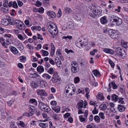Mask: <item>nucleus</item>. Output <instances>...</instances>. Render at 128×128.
<instances>
[{
    "label": "nucleus",
    "mask_w": 128,
    "mask_h": 128,
    "mask_svg": "<svg viewBox=\"0 0 128 128\" xmlns=\"http://www.w3.org/2000/svg\"><path fill=\"white\" fill-rule=\"evenodd\" d=\"M48 29L50 34L52 35L56 36L58 34V31L56 25L52 22H48L47 25Z\"/></svg>",
    "instance_id": "obj_1"
},
{
    "label": "nucleus",
    "mask_w": 128,
    "mask_h": 128,
    "mask_svg": "<svg viewBox=\"0 0 128 128\" xmlns=\"http://www.w3.org/2000/svg\"><path fill=\"white\" fill-rule=\"evenodd\" d=\"M66 90L67 93L69 92L71 95H72L75 93L76 90L75 87L73 84H69L67 85L66 86Z\"/></svg>",
    "instance_id": "obj_2"
},
{
    "label": "nucleus",
    "mask_w": 128,
    "mask_h": 128,
    "mask_svg": "<svg viewBox=\"0 0 128 128\" xmlns=\"http://www.w3.org/2000/svg\"><path fill=\"white\" fill-rule=\"evenodd\" d=\"M100 7L98 6L94 7L92 9V13H90L89 15L93 18L96 17V15H99L100 13L99 10Z\"/></svg>",
    "instance_id": "obj_3"
},
{
    "label": "nucleus",
    "mask_w": 128,
    "mask_h": 128,
    "mask_svg": "<svg viewBox=\"0 0 128 128\" xmlns=\"http://www.w3.org/2000/svg\"><path fill=\"white\" fill-rule=\"evenodd\" d=\"M118 55L120 56L122 58H124L126 57V53L124 50L119 48L116 49V51Z\"/></svg>",
    "instance_id": "obj_4"
},
{
    "label": "nucleus",
    "mask_w": 128,
    "mask_h": 128,
    "mask_svg": "<svg viewBox=\"0 0 128 128\" xmlns=\"http://www.w3.org/2000/svg\"><path fill=\"white\" fill-rule=\"evenodd\" d=\"M88 113V110H86L84 113V117L82 115H80L79 116V120L81 122H84L87 121Z\"/></svg>",
    "instance_id": "obj_5"
},
{
    "label": "nucleus",
    "mask_w": 128,
    "mask_h": 128,
    "mask_svg": "<svg viewBox=\"0 0 128 128\" xmlns=\"http://www.w3.org/2000/svg\"><path fill=\"white\" fill-rule=\"evenodd\" d=\"M40 110L45 112H48L50 111L51 109L46 104L42 103L40 102Z\"/></svg>",
    "instance_id": "obj_6"
},
{
    "label": "nucleus",
    "mask_w": 128,
    "mask_h": 128,
    "mask_svg": "<svg viewBox=\"0 0 128 128\" xmlns=\"http://www.w3.org/2000/svg\"><path fill=\"white\" fill-rule=\"evenodd\" d=\"M108 34L109 36L112 38H116L118 36V35L115 31L110 29L108 31Z\"/></svg>",
    "instance_id": "obj_7"
},
{
    "label": "nucleus",
    "mask_w": 128,
    "mask_h": 128,
    "mask_svg": "<svg viewBox=\"0 0 128 128\" xmlns=\"http://www.w3.org/2000/svg\"><path fill=\"white\" fill-rule=\"evenodd\" d=\"M111 17L113 19V22H116L117 25L119 26L122 24V20L121 18L118 17H116V18H115L116 17L114 15H112Z\"/></svg>",
    "instance_id": "obj_8"
},
{
    "label": "nucleus",
    "mask_w": 128,
    "mask_h": 128,
    "mask_svg": "<svg viewBox=\"0 0 128 128\" xmlns=\"http://www.w3.org/2000/svg\"><path fill=\"white\" fill-rule=\"evenodd\" d=\"M60 80V78L58 76V74L56 72L54 73L52 78V81L54 83L58 82Z\"/></svg>",
    "instance_id": "obj_9"
},
{
    "label": "nucleus",
    "mask_w": 128,
    "mask_h": 128,
    "mask_svg": "<svg viewBox=\"0 0 128 128\" xmlns=\"http://www.w3.org/2000/svg\"><path fill=\"white\" fill-rule=\"evenodd\" d=\"M14 24H15L18 28L20 29V27H22V21L20 20H16L14 22Z\"/></svg>",
    "instance_id": "obj_10"
},
{
    "label": "nucleus",
    "mask_w": 128,
    "mask_h": 128,
    "mask_svg": "<svg viewBox=\"0 0 128 128\" xmlns=\"http://www.w3.org/2000/svg\"><path fill=\"white\" fill-rule=\"evenodd\" d=\"M47 14L48 16L53 18H55L56 16V14L55 13L51 11H48L47 12Z\"/></svg>",
    "instance_id": "obj_11"
},
{
    "label": "nucleus",
    "mask_w": 128,
    "mask_h": 128,
    "mask_svg": "<svg viewBox=\"0 0 128 128\" xmlns=\"http://www.w3.org/2000/svg\"><path fill=\"white\" fill-rule=\"evenodd\" d=\"M55 61L57 66L58 67H60L62 65V64L60 58L56 57L55 58Z\"/></svg>",
    "instance_id": "obj_12"
},
{
    "label": "nucleus",
    "mask_w": 128,
    "mask_h": 128,
    "mask_svg": "<svg viewBox=\"0 0 128 128\" xmlns=\"http://www.w3.org/2000/svg\"><path fill=\"white\" fill-rule=\"evenodd\" d=\"M84 102L82 100H81L78 102L76 106V108H82L83 107Z\"/></svg>",
    "instance_id": "obj_13"
},
{
    "label": "nucleus",
    "mask_w": 128,
    "mask_h": 128,
    "mask_svg": "<svg viewBox=\"0 0 128 128\" xmlns=\"http://www.w3.org/2000/svg\"><path fill=\"white\" fill-rule=\"evenodd\" d=\"M103 51L106 53L111 54H112L114 53V51L110 49L104 48V49Z\"/></svg>",
    "instance_id": "obj_14"
},
{
    "label": "nucleus",
    "mask_w": 128,
    "mask_h": 128,
    "mask_svg": "<svg viewBox=\"0 0 128 128\" xmlns=\"http://www.w3.org/2000/svg\"><path fill=\"white\" fill-rule=\"evenodd\" d=\"M52 108L53 110L57 113H58L60 111V108L58 106H52Z\"/></svg>",
    "instance_id": "obj_15"
},
{
    "label": "nucleus",
    "mask_w": 128,
    "mask_h": 128,
    "mask_svg": "<svg viewBox=\"0 0 128 128\" xmlns=\"http://www.w3.org/2000/svg\"><path fill=\"white\" fill-rule=\"evenodd\" d=\"M106 17L104 16L102 18L100 19V22L101 23L103 24H106L108 22V21L106 20Z\"/></svg>",
    "instance_id": "obj_16"
},
{
    "label": "nucleus",
    "mask_w": 128,
    "mask_h": 128,
    "mask_svg": "<svg viewBox=\"0 0 128 128\" xmlns=\"http://www.w3.org/2000/svg\"><path fill=\"white\" fill-rule=\"evenodd\" d=\"M109 86L110 88L112 87V88L113 89H116L117 87V85L114 82H111L109 83Z\"/></svg>",
    "instance_id": "obj_17"
},
{
    "label": "nucleus",
    "mask_w": 128,
    "mask_h": 128,
    "mask_svg": "<svg viewBox=\"0 0 128 128\" xmlns=\"http://www.w3.org/2000/svg\"><path fill=\"white\" fill-rule=\"evenodd\" d=\"M118 110L120 112H122L124 111L125 109V108L124 106L121 104L119 105L118 106Z\"/></svg>",
    "instance_id": "obj_18"
},
{
    "label": "nucleus",
    "mask_w": 128,
    "mask_h": 128,
    "mask_svg": "<svg viewBox=\"0 0 128 128\" xmlns=\"http://www.w3.org/2000/svg\"><path fill=\"white\" fill-rule=\"evenodd\" d=\"M29 103L33 104L35 106H36L37 105L38 103L37 101L34 99L31 98L29 101Z\"/></svg>",
    "instance_id": "obj_19"
},
{
    "label": "nucleus",
    "mask_w": 128,
    "mask_h": 128,
    "mask_svg": "<svg viewBox=\"0 0 128 128\" xmlns=\"http://www.w3.org/2000/svg\"><path fill=\"white\" fill-rule=\"evenodd\" d=\"M1 22L2 24L6 26H7L9 23V22H8V20H6L5 19H4L2 20Z\"/></svg>",
    "instance_id": "obj_20"
},
{
    "label": "nucleus",
    "mask_w": 128,
    "mask_h": 128,
    "mask_svg": "<svg viewBox=\"0 0 128 128\" xmlns=\"http://www.w3.org/2000/svg\"><path fill=\"white\" fill-rule=\"evenodd\" d=\"M10 50L11 52L14 54H17L18 52L16 48L14 46L10 48Z\"/></svg>",
    "instance_id": "obj_21"
},
{
    "label": "nucleus",
    "mask_w": 128,
    "mask_h": 128,
    "mask_svg": "<svg viewBox=\"0 0 128 128\" xmlns=\"http://www.w3.org/2000/svg\"><path fill=\"white\" fill-rule=\"evenodd\" d=\"M92 72L94 76L97 77H99L100 76V72L96 70H93Z\"/></svg>",
    "instance_id": "obj_22"
},
{
    "label": "nucleus",
    "mask_w": 128,
    "mask_h": 128,
    "mask_svg": "<svg viewBox=\"0 0 128 128\" xmlns=\"http://www.w3.org/2000/svg\"><path fill=\"white\" fill-rule=\"evenodd\" d=\"M17 124L18 125H20L21 127L24 128L26 125L24 122L22 121L19 120L17 122Z\"/></svg>",
    "instance_id": "obj_23"
},
{
    "label": "nucleus",
    "mask_w": 128,
    "mask_h": 128,
    "mask_svg": "<svg viewBox=\"0 0 128 128\" xmlns=\"http://www.w3.org/2000/svg\"><path fill=\"white\" fill-rule=\"evenodd\" d=\"M118 97L115 94H113L112 96V100L116 102L118 99Z\"/></svg>",
    "instance_id": "obj_24"
},
{
    "label": "nucleus",
    "mask_w": 128,
    "mask_h": 128,
    "mask_svg": "<svg viewBox=\"0 0 128 128\" xmlns=\"http://www.w3.org/2000/svg\"><path fill=\"white\" fill-rule=\"evenodd\" d=\"M72 70L74 73H76L79 71V67H71Z\"/></svg>",
    "instance_id": "obj_25"
},
{
    "label": "nucleus",
    "mask_w": 128,
    "mask_h": 128,
    "mask_svg": "<svg viewBox=\"0 0 128 128\" xmlns=\"http://www.w3.org/2000/svg\"><path fill=\"white\" fill-rule=\"evenodd\" d=\"M81 40H80L79 41H78L76 42V46L80 48H81L83 45V44L81 43Z\"/></svg>",
    "instance_id": "obj_26"
},
{
    "label": "nucleus",
    "mask_w": 128,
    "mask_h": 128,
    "mask_svg": "<svg viewBox=\"0 0 128 128\" xmlns=\"http://www.w3.org/2000/svg\"><path fill=\"white\" fill-rule=\"evenodd\" d=\"M56 54L57 55H58L60 58L62 60L63 58L61 52V51L60 50H58L56 52Z\"/></svg>",
    "instance_id": "obj_27"
},
{
    "label": "nucleus",
    "mask_w": 128,
    "mask_h": 128,
    "mask_svg": "<svg viewBox=\"0 0 128 128\" xmlns=\"http://www.w3.org/2000/svg\"><path fill=\"white\" fill-rule=\"evenodd\" d=\"M41 51L42 56H46L48 55L49 53L48 52L43 50H42Z\"/></svg>",
    "instance_id": "obj_28"
},
{
    "label": "nucleus",
    "mask_w": 128,
    "mask_h": 128,
    "mask_svg": "<svg viewBox=\"0 0 128 128\" xmlns=\"http://www.w3.org/2000/svg\"><path fill=\"white\" fill-rule=\"evenodd\" d=\"M0 42L3 46H7V44L6 43L4 39L3 38H0Z\"/></svg>",
    "instance_id": "obj_29"
},
{
    "label": "nucleus",
    "mask_w": 128,
    "mask_h": 128,
    "mask_svg": "<svg viewBox=\"0 0 128 128\" xmlns=\"http://www.w3.org/2000/svg\"><path fill=\"white\" fill-rule=\"evenodd\" d=\"M71 67H78V64L76 61H72L71 64Z\"/></svg>",
    "instance_id": "obj_30"
},
{
    "label": "nucleus",
    "mask_w": 128,
    "mask_h": 128,
    "mask_svg": "<svg viewBox=\"0 0 128 128\" xmlns=\"http://www.w3.org/2000/svg\"><path fill=\"white\" fill-rule=\"evenodd\" d=\"M52 116L54 120H55L56 121L59 120L60 119V117H58V114H54Z\"/></svg>",
    "instance_id": "obj_31"
},
{
    "label": "nucleus",
    "mask_w": 128,
    "mask_h": 128,
    "mask_svg": "<svg viewBox=\"0 0 128 128\" xmlns=\"http://www.w3.org/2000/svg\"><path fill=\"white\" fill-rule=\"evenodd\" d=\"M94 120L97 123H99L100 122V118L99 116H96L94 118Z\"/></svg>",
    "instance_id": "obj_32"
},
{
    "label": "nucleus",
    "mask_w": 128,
    "mask_h": 128,
    "mask_svg": "<svg viewBox=\"0 0 128 128\" xmlns=\"http://www.w3.org/2000/svg\"><path fill=\"white\" fill-rule=\"evenodd\" d=\"M47 95V93L44 90H40V96H46Z\"/></svg>",
    "instance_id": "obj_33"
},
{
    "label": "nucleus",
    "mask_w": 128,
    "mask_h": 128,
    "mask_svg": "<svg viewBox=\"0 0 128 128\" xmlns=\"http://www.w3.org/2000/svg\"><path fill=\"white\" fill-rule=\"evenodd\" d=\"M100 109L102 110H106V106L104 104H102L100 106Z\"/></svg>",
    "instance_id": "obj_34"
},
{
    "label": "nucleus",
    "mask_w": 128,
    "mask_h": 128,
    "mask_svg": "<svg viewBox=\"0 0 128 128\" xmlns=\"http://www.w3.org/2000/svg\"><path fill=\"white\" fill-rule=\"evenodd\" d=\"M85 90L86 92V98H89V96H90V95H88V94L90 93V90L88 88H85Z\"/></svg>",
    "instance_id": "obj_35"
},
{
    "label": "nucleus",
    "mask_w": 128,
    "mask_h": 128,
    "mask_svg": "<svg viewBox=\"0 0 128 128\" xmlns=\"http://www.w3.org/2000/svg\"><path fill=\"white\" fill-rule=\"evenodd\" d=\"M42 76L43 77L45 78H48V79H50L51 78V76H50L46 74H44L42 75Z\"/></svg>",
    "instance_id": "obj_36"
},
{
    "label": "nucleus",
    "mask_w": 128,
    "mask_h": 128,
    "mask_svg": "<svg viewBox=\"0 0 128 128\" xmlns=\"http://www.w3.org/2000/svg\"><path fill=\"white\" fill-rule=\"evenodd\" d=\"M46 84L45 82L44 81H40V86L42 88H45L46 86Z\"/></svg>",
    "instance_id": "obj_37"
},
{
    "label": "nucleus",
    "mask_w": 128,
    "mask_h": 128,
    "mask_svg": "<svg viewBox=\"0 0 128 128\" xmlns=\"http://www.w3.org/2000/svg\"><path fill=\"white\" fill-rule=\"evenodd\" d=\"M99 117H100L101 119L102 120L104 119L105 116L104 113L102 112L100 113L99 114Z\"/></svg>",
    "instance_id": "obj_38"
},
{
    "label": "nucleus",
    "mask_w": 128,
    "mask_h": 128,
    "mask_svg": "<svg viewBox=\"0 0 128 128\" xmlns=\"http://www.w3.org/2000/svg\"><path fill=\"white\" fill-rule=\"evenodd\" d=\"M97 98L100 100H103L104 97L103 96L102 94H99L97 96Z\"/></svg>",
    "instance_id": "obj_39"
},
{
    "label": "nucleus",
    "mask_w": 128,
    "mask_h": 128,
    "mask_svg": "<svg viewBox=\"0 0 128 128\" xmlns=\"http://www.w3.org/2000/svg\"><path fill=\"white\" fill-rule=\"evenodd\" d=\"M88 63L87 62H84L80 63L81 66L83 68H85L87 66Z\"/></svg>",
    "instance_id": "obj_40"
},
{
    "label": "nucleus",
    "mask_w": 128,
    "mask_h": 128,
    "mask_svg": "<svg viewBox=\"0 0 128 128\" xmlns=\"http://www.w3.org/2000/svg\"><path fill=\"white\" fill-rule=\"evenodd\" d=\"M29 108H30L29 110H30V111L32 112H35L36 111L34 109V107L32 106L29 105Z\"/></svg>",
    "instance_id": "obj_41"
},
{
    "label": "nucleus",
    "mask_w": 128,
    "mask_h": 128,
    "mask_svg": "<svg viewBox=\"0 0 128 128\" xmlns=\"http://www.w3.org/2000/svg\"><path fill=\"white\" fill-rule=\"evenodd\" d=\"M10 126L11 128H18L16 126H15L14 122H13L10 123Z\"/></svg>",
    "instance_id": "obj_42"
},
{
    "label": "nucleus",
    "mask_w": 128,
    "mask_h": 128,
    "mask_svg": "<svg viewBox=\"0 0 128 128\" xmlns=\"http://www.w3.org/2000/svg\"><path fill=\"white\" fill-rule=\"evenodd\" d=\"M64 11L66 13H70L71 12L72 10L70 8L66 7L64 9Z\"/></svg>",
    "instance_id": "obj_43"
},
{
    "label": "nucleus",
    "mask_w": 128,
    "mask_h": 128,
    "mask_svg": "<svg viewBox=\"0 0 128 128\" xmlns=\"http://www.w3.org/2000/svg\"><path fill=\"white\" fill-rule=\"evenodd\" d=\"M80 81V79L79 77H76L74 79V82L76 84L77 83L79 82Z\"/></svg>",
    "instance_id": "obj_44"
},
{
    "label": "nucleus",
    "mask_w": 128,
    "mask_h": 128,
    "mask_svg": "<svg viewBox=\"0 0 128 128\" xmlns=\"http://www.w3.org/2000/svg\"><path fill=\"white\" fill-rule=\"evenodd\" d=\"M20 60L22 62H24L26 60V57L24 56H21L20 57Z\"/></svg>",
    "instance_id": "obj_45"
},
{
    "label": "nucleus",
    "mask_w": 128,
    "mask_h": 128,
    "mask_svg": "<svg viewBox=\"0 0 128 128\" xmlns=\"http://www.w3.org/2000/svg\"><path fill=\"white\" fill-rule=\"evenodd\" d=\"M72 36H64L62 38L63 39H66V40H67L68 39L71 40L72 39Z\"/></svg>",
    "instance_id": "obj_46"
},
{
    "label": "nucleus",
    "mask_w": 128,
    "mask_h": 128,
    "mask_svg": "<svg viewBox=\"0 0 128 128\" xmlns=\"http://www.w3.org/2000/svg\"><path fill=\"white\" fill-rule=\"evenodd\" d=\"M54 69L52 68H50L48 71L49 73L51 74H52L54 73Z\"/></svg>",
    "instance_id": "obj_47"
},
{
    "label": "nucleus",
    "mask_w": 128,
    "mask_h": 128,
    "mask_svg": "<svg viewBox=\"0 0 128 128\" xmlns=\"http://www.w3.org/2000/svg\"><path fill=\"white\" fill-rule=\"evenodd\" d=\"M50 104L52 106H54L57 104V103L56 101L54 100L51 101L50 102Z\"/></svg>",
    "instance_id": "obj_48"
},
{
    "label": "nucleus",
    "mask_w": 128,
    "mask_h": 128,
    "mask_svg": "<svg viewBox=\"0 0 128 128\" xmlns=\"http://www.w3.org/2000/svg\"><path fill=\"white\" fill-rule=\"evenodd\" d=\"M34 114V112H32L30 110H29V112H28V117H30L32 116Z\"/></svg>",
    "instance_id": "obj_49"
},
{
    "label": "nucleus",
    "mask_w": 128,
    "mask_h": 128,
    "mask_svg": "<svg viewBox=\"0 0 128 128\" xmlns=\"http://www.w3.org/2000/svg\"><path fill=\"white\" fill-rule=\"evenodd\" d=\"M108 62L109 64H110L112 68H114V64L113 62L111 60H109Z\"/></svg>",
    "instance_id": "obj_50"
},
{
    "label": "nucleus",
    "mask_w": 128,
    "mask_h": 128,
    "mask_svg": "<svg viewBox=\"0 0 128 128\" xmlns=\"http://www.w3.org/2000/svg\"><path fill=\"white\" fill-rule=\"evenodd\" d=\"M47 126V124L45 123L40 122V127L42 128H45Z\"/></svg>",
    "instance_id": "obj_51"
},
{
    "label": "nucleus",
    "mask_w": 128,
    "mask_h": 128,
    "mask_svg": "<svg viewBox=\"0 0 128 128\" xmlns=\"http://www.w3.org/2000/svg\"><path fill=\"white\" fill-rule=\"evenodd\" d=\"M12 6L14 8H17L18 6L16 2L15 1H14L13 2Z\"/></svg>",
    "instance_id": "obj_52"
},
{
    "label": "nucleus",
    "mask_w": 128,
    "mask_h": 128,
    "mask_svg": "<svg viewBox=\"0 0 128 128\" xmlns=\"http://www.w3.org/2000/svg\"><path fill=\"white\" fill-rule=\"evenodd\" d=\"M49 62L52 64L54 65L55 64V62L54 61L52 58H50L49 60Z\"/></svg>",
    "instance_id": "obj_53"
},
{
    "label": "nucleus",
    "mask_w": 128,
    "mask_h": 128,
    "mask_svg": "<svg viewBox=\"0 0 128 128\" xmlns=\"http://www.w3.org/2000/svg\"><path fill=\"white\" fill-rule=\"evenodd\" d=\"M18 38L21 40H23L24 39L22 36L20 34H19L18 35Z\"/></svg>",
    "instance_id": "obj_54"
},
{
    "label": "nucleus",
    "mask_w": 128,
    "mask_h": 128,
    "mask_svg": "<svg viewBox=\"0 0 128 128\" xmlns=\"http://www.w3.org/2000/svg\"><path fill=\"white\" fill-rule=\"evenodd\" d=\"M7 19L8 20V22H9V23L10 24L12 25H14V22H12V20H11L10 18H8Z\"/></svg>",
    "instance_id": "obj_55"
},
{
    "label": "nucleus",
    "mask_w": 128,
    "mask_h": 128,
    "mask_svg": "<svg viewBox=\"0 0 128 128\" xmlns=\"http://www.w3.org/2000/svg\"><path fill=\"white\" fill-rule=\"evenodd\" d=\"M34 11L35 12H38L39 13L40 12V8H34Z\"/></svg>",
    "instance_id": "obj_56"
},
{
    "label": "nucleus",
    "mask_w": 128,
    "mask_h": 128,
    "mask_svg": "<svg viewBox=\"0 0 128 128\" xmlns=\"http://www.w3.org/2000/svg\"><path fill=\"white\" fill-rule=\"evenodd\" d=\"M55 49H51V55L52 56H53L55 52Z\"/></svg>",
    "instance_id": "obj_57"
},
{
    "label": "nucleus",
    "mask_w": 128,
    "mask_h": 128,
    "mask_svg": "<svg viewBox=\"0 0 128 128\" xmlns=\"http://www.w3.org/2000/svg\"><path fill=\"white\" fill-rule=\"evenodd\" d=\"M124 98H121L119 99V102L121 104H123L124 103V101L123 100Z\"/></svg>",
    "instance_id": "obj_58"
},
{
    "label": "nucleus",
    "mask_w": 128,
    "mask_h": 128,
    "mask_svg": "<svg viewBox=\"0 0 128 128\" xmlns=\"http://www.w3.org/2000/svg\"><path fill=\"white\" fill-rule=\"evenodd\" d=\"M121 8L120 6H118V8H116L115 10L117 12H120V10Z\"/></svg>",
    "instance_id": "obj_59"
},
{
    "label": "nucleus",
    "mask_w": 128,
    "mask_h": 128,
    "mask_svg": "<svg viewBox=\"0 0 128 128\" xmlns=\"http://www.w3.org/2000/svg\"><path fill=\"white\" fill-rule=\"evenodd\" d=\"M10 39H6V43L7 44V46L8 45L10 44Z\"/></svg>",
    "instance_id": "obj_60"
},
{
    "label": "nucleus",
    "mask_w": 128,
    "mask_h": 128,
    "mask_svg": "<svg viewBox=\"0 0 128 128\" xmlns=\"http://www.w3.org/2000/svg\"><path fill=\"white\" fill-rule=\"evenodd\" d=\"M18 6H22L23 4V3L20 1L18 0Z\"/></svg>",
    "instance_id": "obj_61"
},
{
    "label": "nucleus",
    "mask_w": 128,
    "mask_h": 128,
    "mask_svg": "<svg viewBox=\"0 0 128 128\" xmlns=\"http://www.w3.org/2000/svg\"><path fill=\"white\" fill-rule=\"evenodd\" d=\"M18 46V48L20 51L22 50L24 48L22 44H21L20 46Z\"/></svg>",
    "instance_id": "obj_62"
},
{
    "label": "nucleus",
    "mask_w": 128,
    "mask_h": 128,
    "mask_svg": "<svg viewBox=\"0 0 128 128\" xmlns=\"http://www.w3.org/2000/svg\"><path fill=\"white\" fill-rule=\"evenodd\" d=\"M122 45L124 46V47H126V45L127 44V42H122L121 43Z\"/></svg>",
    "instance_id": "obj_63"
},
{
    "label": "nucleus",
    "mask_w": 128,
    "mask_h": 128,
    "mask_svg": "<svg viewBox=\"0 0 128 128\" xmlns=\"http://www.w3.org/2000/svg\"><path fill=\"white\" fill-rule=\"evenodd\" d=\"M70 115V114L69 113H66L64 115V117L65 118H68Z\"/></svg>",
    "instance_id": "obj_64"
}]
</instances>
